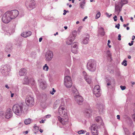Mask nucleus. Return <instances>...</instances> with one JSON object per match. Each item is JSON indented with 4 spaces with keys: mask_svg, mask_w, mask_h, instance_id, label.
Here are the masks:
<instances>
[{
    "mask_svg": "<svg viewBox=\"0 0 135 135\" xmlns=\"http://www.w3.org/2000/svg\"><path fill=\"white\" fill-rule=\"evenodd\" d=\"M65 108L61 106L59 107V112L60 115L62 116L63 118H61L59 116L57 117L58 120L60 122L63 124H65L68 122V118L67 116V113L65 112L64 111Z\"/></svg>",
    "mask_w": 135,
    "mask_h": 135,
    "instance_id": "nucleus-1",
    "label": "nucleus"
},
{
    "mask_svg": "<svg viewBox=\"0 0 135 135\" xmlns=\"http://www.w3.org/2000/svg\"><path fill=\"white\" fill-rule=\"evenodd\" d=\"M72 95L74 100L79 105L82 104L83 100L82 97L79 95L77 90L75 88H73Z\"/></svg>",
    "mask_w": 135,
    "mask_h": 135,
    "instance_id": "nucleus-2",
    "label": "nucleus"
},
{
    "mask_svg": "<svg viewBox=\"0 0 135 135\" xmlns=\"http://www.w3.org/2000/svg\"><path fill=\"white\" fill-rule=\"evenodd\" d=\"M12 111L16 115H20L23 111V105L18 104H15L13 107Z\"/></svg>",
    "mask_w": 135,
    "mask_h": 135,
    "instance_id": "nucleus-3",
    "label": "nucleus"
},
{
    "mask_svg": "<svg viewBox=\"0 0 135 135\" xmlns=\"http://www.w3.org/2000/svg\"><path fill=\"white\" fill-rule=\"evenodd\" d=\"M96 62L93 60H89L87 64V68L91 71H94L96 69Z\"/></svg>",
    "mask_w": 135,
    "mask_h": 135,
    "instance_id": "nucleus-4",
    "label": "nucleus"
},
{
    "mask_svg": "<svg viewBox=\"0 0 135 135\" xmlns=\"http://www.w3.org/2000/svg\"><path fill=\"white\" fill-rule=\"evenodd\" d=\"M25 5L29 10H31L35 8L36 3L34 0H26Z\"/></svg>",
    "mask_w": 135,
    "mask_h": 135,
    "instance_id": "nucleus-5",
    "label": "nucleus"
},
{
    "mask_svg": "<svg viewBox=\"0 0 135 135\" xmlns=\"http://www.w3.org/2000/svg\"><path fill=\"white\" fill-rule=\"evenodd\" d=\"M64 84L65 86L67 88H71L72 85V82L70 76H66L65 77Z\"/></svg>",
    "mask_w": 135,
    "mask_h": 135,
    "instance_id": "nucleus-6",
    "label": "nucleus"
},
{
    "mask_svg": "<svg viewBox=\"0 0 135 135\" xmlns=\"http://www.w3.org/2000/svg\"><path fill=\"white\" fill-rule=\"evenodd\" d=\"M11 20L9 15L7 11L4 13L2 18V21L5 23H8Z\"/></svg>",
    "mask_w": 135,
    "mask_h": 135,
    "instance_id": "nucleus-7",
    "label": "nucleus"
},
{
    "mask_svg": "<svg viewBox=\"0 0 135 135\" xmlns=\"http://www.w3.org/2000/svg\"><path fill=\"white\" fill-rule=\"evenodd\" d=\"M7 12L11 20L16 18L18 16L19 13L18 11L17 10L8 11Z\"/></svg>",
    "mask_w": 135,
    "mask_h": 135,
    "instance_id": "nucleus-8",
    "label": "nucleus"
},
{
    "mask_svg": "<svg viewBox=\"0 0 135 135\" xmlns=\"http://www.w3.org/2000/svg\"><path fill=\"white\" fill-rule=\"evenodd\" d=\"M98 127L95 124H93L90 127L91 133L93 135H98L99 134Z\"/></svg>",
    "mask_w": 135,
    "mask_h": 135,
    "instance_id": "nucleus-9",
    "label": "nucleus"
},
{
    "mask_svg": "<svg viewBox=\"0 0 135 135\" xmlns=\"http://www.w3.org/2000/svg\"><path fill=\"white\" fill-rule=\"evenodd\" d=\"M26 102L27 105L32 106L34 105V99L31 96L27 97L26 98Z\"/></svg>",
    "mask_w": 135,
    "mask_h": 135,
    "instance_id": "nucleus-10",
    "label": "nucleus"
},
{
    "mask_svg": "<svg viewBox=\"0 0 135 135\" xmlns=\"http://www.w3.org/2000/svg\"><path fill=\"white\" fill-rule=\"evenodd\" d=\"M53 56V54L51 51H47L45 54V60L47 61H51L52 59Z\"/></svg>",
    "mask_w": 135,
    "mask_h": 135,
    "instance_id": "nucleus-11",
    "label": "nucleus"
},
{
    "mask_svg": "<svg viewBox=\"0 0 135 135\" xmlns=\"http://www.w3.org/2000/svg\"><path fill=\"white\" fill-rule=\"evenodd\" d=\"M123 5L122 3L119 2L117 4L115 5V11L118 15L121 11L123 6Z\"/></svg>",
    "mask_w": 135,
    "mask_h": 135,
    "instance_id": "nucleus-12",
    "label": "nucleus"
},
{
    "mask_svg": "<svg viewBox=\"0 0 135 135\" xmlns=\"http://www.w3.org/2000/svg\"><path fill=\"white\" fill-rule=\"evenodd\" d=\"M100 87L98 85H96L94 89L93 93L97 97H99L100 95Z\"/></svg>",
    "mask_w": 135,
    "mask_h": 135,
    "instance_id": "nucleus-13",
    "label": "nucleus"
},
{
    "mask_svg": "<svg viewBox=\"0 0 135 135\" xmlns=\"http://www.w3.org/2000/svg\"><path fill=\"white\" fill-rule=\"evenodd\" d=\"M12 113L11 109L10 108L7 109L5 112V117L7 119H9L12 116Z\"/></svg>",
    "mask_w": 135,
    "mask_h": 135,
    "instance_id": "nucleus-14",
    "label": "nucleus"
},
{
    "mask_svg": "<svg viewBox=\"0 0 135 135\" xmlns=\"http://www.w3.org/2000/svg\"><path fill=\"white\" fill-rule=\"evenodd\" d=\"M78 46L77 44L74 43L72 45L71 50L72 52L76 54L78 52Z\"/></svg>",
    "mask_w": 135,
    "mask_h": 135,
    "instance_id": "nucleus-15",
    "label": "nucleus"
},
{
    "mask_svg": "<svg viewBox=\"0 0 135 135\" xmlns=\"http://www.w3.org/2000/svg\"><path fill=\"white\" fill-rule=\"evenodd\" d=\"M92 110L90 109H86L85 110L84 113L85 115L87 118L90 117L91 115Z\"/></svg>",
    "mask_w": 135,
    "mask_h": 135,
    "instance_id": "nucleus-16",
    "label": "nucleus"
},
{
    "mask_svg": "<svg viewBox=\"0 0 135 135\" xmlns=\"http://www.w3.org/2000/svg\"><path fill=\"white\" fill-rule=\"evenodd\" d=\"M75 38V36L74 35L71 37L70 36L67 39L66 41V44L68 45H70L73 43Z\"/></svg>",
    "mask_w": 135,
    "mask_h": 135,
    "instance_id": "nucleus-17",
    "label": "nucleus"
},
{
    "mask_svg": "<svg viewBox=\"0 0 135 135\" xmlns=\"http://www.w3.org/2000/svg\"><path fill=\"white\" fill-rule=\"evenodd\" d=\"M31 32L30 31H28V32H23L21 33V35L24 37L26 38L31 36Z\"/></svg>",
    "mask_w": 135,
    "mask_h": 135,
    "instance_id": "nucleus-18",
    "label": "nucleus"
},
{
    "mask_svg": "<svg viewBox=\"0 0 135 135\" xmlns=\"http://www.w3.org/2000/svg\"><path fill=\"white\" fill-rule=\"evenodd\" d=\"M86 36L84 38L83 41V43L84 44H86L88 43L89 40V35L86 34Z\"/></svg>",
    "mask_w": 135,
    "mask_h": 135,
    "instance_id": "nucleus-19",
    "label": "nucleus"
},
{
    "mask_svg": "<svg viewBox=\"0 0 135 135\" xmlns=\"http://www.w3.org/2000/svg\"><path fill=\"white\" fill-rule=\"evenodd\" d=\"M26 71L27 70L26 69L22 68L19 72V74L21 76H23L24 75Z\"/></svg>",
    "mask_w": 135,
    "mask_h": 135,
    "instance_id": "nucleus-20",
    "label": "nucleus"
},
{
    "mask_svg": "<svg viewBox=\"0 0 135 135\" xmlns=\"http://www.w3.org/2000/svg\"><path fill=\"white\" fill-rule=\"evenodd\" d=\"M29 83V78L28 77H26L24 79L23 84H28Z\"/></svg>",
    "mask_w": 135,
    "mask_h": 135,
    "instance_id": "nucleus-21",
    "label": "nucleus"
},
{
    "mask_svg": "<svg viewBox=\"0 0 135 135\" xmlns=\"http://www.w3.org/2000/svg\"><path fill=\"white\" fill-rule=\"evenodd\" d=\"M31 122V120L30 118L26 119L24 123L25 124L27 125L30 124Z\"/></svg>",
    "mask_w": 135,
    "mask_h": 135,
    "instance_id": "nucleus-22",
    "label": "nucleus"
},
{
    "mask_svg": "<svg viewBox=\"0 0 135 135\" xmlns=\"http://www.w3.org/2000/svg\"><path fill=\"white\" fill-rule=\"evenodd\" d=\"M40 86L42 89H45L46 86V83L45 82H41L40 84Z\"/></svg>",
    "mask_w": 135,
    "mask_h": 135,
    "instance_id": "nucleus-23",
    "label": "nucleus"
},
{
    "mask_svg": "<svg viewBox=\"0 0 135 135\" xmlns=\"http://www.w3.org/2000/svg\"><path fill=\"white\" fill-rule=\"evenodd\" d=\"M86 77H85V80L88 84H90L91 81V78L89 77L88 78L87 77L86 78Z\"/></svg>",
    "mask_w": 135,
    "mask_h": 135,
    "instance_id": "nucleus-24",
    "label": "nucleus"
},
{
    "mask_svg": "<svg viewBox=\"0 0 135 135\" xmlns=\"http://www.w3.org/2000/svg\"><path fill=\"white\" fill-rule=\"evenodd\" d=\"M43 69L44 70L47 71L48 70L49 67L47 64H45L43 67Z\"/></svg>",
    "mask_w": 135,
    "mask_h": 135,
    "instance_id": "nucleus-25",
    "label": "nucleus"
},
{
    "mask_svg": "<svg viewBox=\"0 0 135 135\" xmlns=\"http://www.w3.org/2000/svg\"><path fill=\"white\" fill-rule=\"evenodd\" d=\"M29 83L31 84H33L34 83L35 81L33 78H29Z\"/></svg>",
    "mask_w": 135,
    "mask_h": 135,
    "instance_id": "nucleus-26",
    "label": "nucleus"
},
{
    "mask_svg": "<svg viewBox=\"0 0 135 135\" xmlns=\"http://www.w3.org/2000/svg\"><path fill=\"white\" fill-rule=\"evenodd\" d=\"M107 56L110 57V59H111V54L110 53V51H108L107 52Z\"/></svg>",
    "mask_w": 135,
    "mask_h": 135,
    "instance_id": "nucleus-27",
    "label": "nucleus"
},
{
    "mask_svg": "<svg viewBox=\"0 0 135 135\" xmlns=\"http://www.w3.org/2000/svg\"><path fill=\"white\" fill-rule=\"evenodd\" d=\"M100 30L101 31H102V32L101 33V34L102 35V36H104L105 35V32L104 31V29L102 28H100Z\"/></svg>",
    "mask_w": 135,
    "mask_h": 135,
    "instance_id": "nucleus-28",
    "label": "nucleus"
},
{
    "mask_svg": "<svg viewBox=\"0 0 135 135\" xmlns=\"http://www.w3.org/2000/svg\"><path fill=\"white\" fill-rule=\"evenodd\" d=\"M120 2L122 3L123 5L126 4L128 3V1L127 0H121V2Z\"/></svg>",
    "mask_w": 135,
    "mask_h": 135,
    "instance_id": "nucleus-29",
    "label": "nucleus"
},
{
    "mask_svg": "<svg viewBox=\"0 0 135 135\" xmlns=\"http://www.w3.org/2000/svg\"><path fill=\"white\" fill-rule=\"evenodd\" d=\"M100 12H98L97 14L95 16V18L97 19L99 18L100 16Z\"/></svg>",
    "mask_w": 135,
    "mask_h": 135,
    "instance_id": "nucleus-30",
    "label": "nucleus"
},
{
    "mask_svg": "<svg viewBox=\"0 0 135 135\" xmlns=\"http://www.w3.org/2000/svg\"><path fill=\"white\" fill-rule=\"evenodd\" d=\"M127 61L126 60H124L122 62V65H124L125 66H126L127 65Z\"/></svg>",
    "mask_w": 135,
    "mask_h": 135,
    "instance_id": "nucleus-31",
    "label": "nucleus"
},
{
    "mask_svg": "<svg viewBox=\"0 0 135 135\" xmlns=\"http://www.w3.org/2000/svg\"><path fill=\"white\" fill-rule=\"evenodd\" d=\"M134 114L132 115V117L133 121L135 122V110H134Z\"/></svg>",
    "mask_w": 135,
    "mask_h": 135,
    "instance_id": "nucleus-32",
    "label": "nucleus"
},
{
    "mask_svg": "<svg viewBox=\"0 0 135 135\" xmlns=\"http://www.w3.org/2000/svg\"><path fill=\"white\" fill-rule=\"evenodd\" d=\"M78 133L79 134H83L84 133V130H81L78 132Z\"/></svg>",
    "mask_w": 135,
    "mask_h": 135,
    "instance_id": "nucleus-33",
    "label": "nucleus"
},
{
    "mask_svg": "<svg viewBox=\"0 0 135 135\" xmlns=\"http://www.w3.org/2000/svg\"><path fill=\"white\" fill-rule=\"evenodd\" d=\"M101 119V117L99 116L98 117L96 118V121L97 122H99L100 120V119Z\"/></svg>",
    "mask_w": 135,
    "mask_h": 135,
    "instance_id": "nucleus-34",
    "label": "nucleus"
},
{
    "mask_svg": "<svg viewBox=\"0 0 135 135\" xmlns=\"http://www.w3.org/2000/svg\"><path fill=\"white\" fill-rule=\"evenodd\" d=\"M83 75H84V77H86V78L88 76L87 75V74L84 71H83Z\"/></svg>",
    "mask_w": 135,
    "mask_h": 135,
    "instance_id": "nucleus-35",
    "label": "nucleus"
},
{
    "mask_svg": "<svg viewBox=\"0 0 135 135\" xmlns=\"http://www.w3.org/2000/svg\"><path fill=\"white\" fill-rule=\"evenodd\" d=\"M52 91H51L50 92V93L53 95L54 94V93L56 92V90L54 89V88H52Z\"/></svg>",
    "mask_w": 135,
    "mask_h": 135,
    "instance_id": "nucleus-36",
    "label": "nucleus"
},
{
    "mask_svg": "<svg viewBox=\"0 0 135 135\" xmlns=\"http://www.w3.org/2000/svg\"><path fill=\"white\" fill-rule=\"evenodd\" d=\"M120 88L122 90H124L126 88V87L125 86H123L122 85H121L120 86Z\"/></svg>",
    "mask_w": 135,
    "mask_h": 135,
    "instance_id": "nucleus-37",
    "label": "nucleus"
},
{
    "mask_svg": "<svg viewBox=\"0 0 135 135\" xmlns=\"http://www.w3.org/2000/svg\"><path fill=\"white\" fill-rule=\"evenodd\" d=\"M124 131H125L126 134L128 135L129 133L127 129H125Z\"/></svg>",
    "mask_w": 135,
    "mask_h": 135,
    "instance_id": "nucleus-38",
    "label": "nucleus"
},
{
    "mask_svg": "<svg viewBox=\"0 0 135 135\" xmlns=\"http://www.w3.org/2000/svg\"><path fill=\"white\" fill-rule=\"evenodd\" d=\"M85 5L84 4H82V3H81L80 4V6L82 8H84V6Z\"/></svg>",
    "mask_w": 135,
    "mask_h": 135,
    "instance_id": "nucleus-39",
    "label": "nucleus"
},
{
    "mask_svg": "<svg viewBox=\"0 0 135 135\" xmlns=\"http://www.w3.org/2000/svg\"><path fill=\"white\" fill-rule=\"evenodd\" d=\"M120 26V24L119 23L118 24V25L115 26V27L117 28L118 29L119 28V26Z\"/></svg>",
    "mask_w": 135,
    "mask_h": 135,
    "instance_id": "nucleus-40",
    "label": "nucleus"
},
{
    "mask_svg": "<svg viewBox=\"0 0 135 135\" xmlns=\"http://www.w3.org/2000/svg\"><path fill=\"white\" fill-rule=\"evenodd\" d=\"M113 18L115 21H116L117 20V16H115L113 17Z\"/></svg>",
    "mask_w": 135,
    "mask_h": 135,
    "instance_id": "nucleus-41",
    "label": "nucleus"
},
{
    "mask_svg": "<svg viewBox=\"0 0 135 135\" xmlns=\"http://www.w3.org/2000/svg\"><path fill=\"white\" fill-rule=\"evenodd\" d=\"M110 42V41L109 40H108V47L110 48L111 47V46L110 45H109V44Z\"/></svg>",
    "mask_w": 135,
    "mask_h": 135,
    "instance_id": "nucleus-42",
    "label": "nucleus"
},
{
    "mask_svg": "<svg viewBox=\"0 0 135 135\" xmlns=\"http://www.w3.org/2000/svg\"><path fill=\"white\" fill-rule=\"evenodd\" d=\"M34 128H35V129H37V130H38V129H39V128L38 127H37V126H36V125H34Z\"/></svg>",
    "mask_w": 135,
    "mask_h": 135,
    "instance_id": "nucleus-43",
    "label": "nucleus"
},
{
    "mask_svg": "<svg viewBox=\"0 0 135 135\" xmlns=\"http://www.w3.org/2000/svg\"><path fill=\"white\" fill-rule=\"evenodd\" d=\"M118 40H121V35L120 34H119L118 36Z\"/></svg>",
    "mask_w": 135,
    "mask_h": 135,
    "instance_id": "nucleus-44",
    "label": "nucleus"
},
{
    "mask_svg": "<svg viewBox=\"0 0 135 135\" xmlns=\"http://www.w3.org/2000/svg\"><path fill=\"white\" fill-rule=\"evenodd\" d=\"M51 117V115L49 114L46 115V118H49L50 117Z\"/></svg>",
    "mask_w": 135,
    "mask_h": 135,
    "instance_id": "nucleus-45",
    "label": "nucleus"
},
{
    "mask_svg": "<svg viewBox=\"0 0 135 135\" xmlns=\"http://www.w3.org/2000/svg\"><path fill=\"white\" fill-rule=\"evenodd\" d=\"M59 102V100H56L54 103V105H55V104H58Z\"/></svg>",
    "mask_w": 135,
    "mask_h": 135,
    "instance_id": "nucleus-46",
    "label": "nucleus"
},
{
    "mask_svg": "<svg viewBox=\"0 0 135 135\" xmlns=\"http://www.w3.org/2000/svg\"><path fill=\"white\" fill-rule=\"evenodd\" d=\"M120 20L122 22H123V19L122 17V16H120Z\"/></svg>",
    "mask_w": 135,
    "mask_h": 135,
    "instance_id": "nucleus-47",
    "label": "nucleus"
},
{
    "mask_svg": "<svg viewBox=\"0 0 135 135\" xmlns=\"http://www.w3.org/2000/svg\"><path fill=\"white\" fill-rule=\"evenodd\" d=\"M87 18H88L87 16H85L84 17V18H83V21H85V20L87 19Z\"/></svg>",
    "mask_w": 135,
    "mask_h": 135,
    "instance_id": "nucleus-48",
    "label": "nucleus"
},
{
    "mask_svg": "<svg viewBox=\"0 0 135 135\" xmlns=\"http://www.w3.org/2000/svg\"><path fill=\"white\" fill-rule=\"evenodd\" d=\"M67 12L66 10H64V13H63V15H65L66 14Z\"/></svg>",
    "mask_w": 135,
    "mask_h": 135,
    "instance_id": "nucleus-49",
    "label": "nucleus"
},
{
    "mask_svg": "<svg viewBox=\"0 0 135 135\" xmlns=\"http://www.w3.org/2000/svg\"><path fill=\"white\" fill-rule=\"evenodd\" d=\"M40 122L41 123H44V121L43 120H42L41 121H40Z\"/></svg>",
    "mask_w": 135,
    "mask_h": 135,
    "instance_id": "nucleus-50",
    "label": "nucleus"
},
{
    "mask_svg": "<svg viewBox=\"0 0 135 135\" xmlns=\"http://www.w3.org/2000/svg\"><path fill=\"white\" fill-rule=\"evenodd\" d=\"M117 118L118 119H120V116L119 115H117Z\"/></svg>",
    "mask_w": 135,
    "mask_h": 135,
    "instance_id": "nucleus-51",
    "label": "nucleus"
},
{
    "mask_svg": "<svg viewBox=\"0 0 135 135\" xmlns=\"http://www.w3.org/2000/svg\"><path fill=\"white\" fill-rule=\"evenodd\" d=\"M129 25V23H127L126 25V24H124L123 25V26L124 27H126L127 26H128Z\"/></svg>",
    "mask_w": 135,
    "mask_h": 135,
    "instance_id": "nucleus-52",
    "label": "nucleus"
},
{
    "mask_svg": "<svg viewBox=\"0 0 135 135\" xmlns=\"http://www.w3.org/2000/svg\"><path fill=\"white\" fill-rule=\"evenodd\" d=\"M42 38L41 37L39 39V41L41 42L42 41Z\"/></svg>",
    "mask_w": 135,
    "mask_h": 135,
    "instance_id": "nucleus-53",
    "label": "nucleus"
},
{
    "mask_svg": "<svg viewBox=\"0 0 135 135\" xmlns=\"http://www.w3.org/2000/svg\"><path fill=\"white\" fill-rule=\"evenodd\" d=\"M135 38V36H132V40H134V39Z\"/></svg>",
    "mask_w": 135,
    "mask_h": 135,
    "instance_id": "nucleus-54",
    "label": "nucleus"
},
{
    "mask_svg": "<svg viewBox=\"0 0 135 135\" xmlns=\"http://www.w3.org/2000/svg\"><path fill=\"white\" fill-rule=\"evenodd\" d=\"M5 87L8 89L9 88V87L8 86V85H5Z\"/></svg>",
    "mask_w": 135,
    "mask_h": 135,
    "instance_id": "nucleus-55",
    "label": "nucleus"
},
{
    "mask_svg": "<svg viewBox=\"0 0 135 135\" xmlns=\"http://www.w3.org/2000/svg\"><path fill=\"white\" fill-rule=\"evenodd\" d=\"M128 45L130 46H131L133 45V44H132V43H128Z\"/></svg>",
    "mask_w": 135,
    "mask_h": 135,
    "instance_id": "nucleus-56",
    "label": "nucleus"
},
{
    "mask_svg": "<svg viewBox=\"0 0 135 135\" xmlns=\"http://www.w3.org/2000/svg\"><path fill=\"white\" fill-rule=\"evenodd\" d=\"M82 4H84V5L85 4V1H84L82 3Z\"/></svg>",
    "mask_w": 135,
    "mask_h": 135,
    "instance_id": "nucleus-57",
    "label": "nucleus"
},
{
    "mask_svg": "<svg viewBox=\"0 0 135 135\" xmlns=\"http://www.w3.org/2000/svg\"><path fill=\"white\" fill-rule=\"evenodd\" d=\"M13 95H14V94H13V93L11 94V97H13Z\"/></svg>",
    "mask_w": 135,
    "mask_h": 135,
    "instance_id": "nucleus-58",
    "label": "nucleus"
},
{
    "mask_svg": "<svg viewBox=\"0 0 135 135\" xmlns=\"http://www.w3.org/2000/svg\"><path fill=\"white\" fill-rule=\"evenodd\" d=\"M106 14L107 15V16H108V17H110V16H109V14L108 13H106Z\"/></svg>",
    "mask_w": 135,
    "mask_h": 135,
    "instance_id": "nucleus-59",
    "label": "nucleus"
},
{
    "mask_svg": "<svg viewBox=\"0 0 135 135\" xmlns=\"http://www.w3.org/2000/svg\"><path fill=\"white\" fill-rule=\"evenodd\" d=\"M40 132L42 133V132L43 131L42 129H40Z\"/></svg>",
    "mask_w": 135,
    "mask_h": 135,
    "instance_id": "nucleus-60",
    "label": "nucleus"
},
{
    "mask_svg": "<svg viewBox=\"0 0 135 135\" xmlns=\"http://www.w3.org/2000/svg\"><path fill=\"white\" fill-rule=\"evenodd\" d=\"M131 83H132V84L133 85H134L135 84V83L134 82H131Z\"/></svg>",
    "mask_w": 135,
    "mask_h": 135,
    "instance_id": "nucleus-61",
    "label": "nucleus"
},
{
    "mask_svg": "<svg viewBox=\"0 0 135 135\" xmlns=\"http://www.w3.org/2000/svg\"><path fill=\"white\" fill-rule=\"evenodd\" d=\"M64 28L65 30H66L67 29L68 27L67 26H65L64 27Z\"/></svg>",
    "mask_w": 135,
    "mask_h": 135,
    "instance_id": "nucleus-62",
    "label": "nucleus"
},
{
    "mask_svg": "<svg viewBox=\"0 0 135 135\" xmlns=\"http://www.w3.org/2000/svg\"><path fill=\"white\" fill-rule=\"evenodd\" d=\"M131 56H130L129 55V56H128V59H131Z\"/></svg>",
    "mask_w": 135,
    "mask_h": 135,
    "instance_id": "nucleus-63",
    "label": "nucleus"
},
{
    "mask_svg": "<svg viewBox=\"0 0 135 135\" xmlns=\"http://www.w3.org/2000/svg\"><path fill=\"white\" fill-rule=\"evenodd\" d=\"M133 135H135V131L133 133Z\"/></svg>",
    "mask_w": 135,
    "mask_h": 135,
    "instance_id": "nucleus-64",
    "label": "nucleus"
}]
</instances>
